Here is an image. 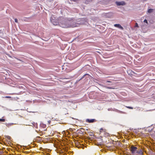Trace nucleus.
I'll return each mask as SVG.
<instances>
[{
	"mask_svg": "<svg viewBox=\"0 0 155 155\" xmlns=\"http://www.w3.org/2000/svg\"><path fill=\"white\" fill-rule=\"evenodd\" d=\"M55 18L54 16H52L50 19V20L54 25H56L58 24V20L57 19L55 20Z\"/></svg>",
	"mask_w": 155,
	"mask_h": 155,
	"instance_id": "nucleus-3",
	"label": "nucleus"
},
{
	"mask_svg": "<svg viewBox=\"0 0 155 155\" xmlns=\"http://www.w3.org/2000/svg\"><path fill=\"white\" fill-rule=\"evenodd\" d=\"M144 22L146 23L147 24H148V22L146 19H145L144 21Z\"/></svg>",
	"mask_w": 155,
	"mask_h": 155,
	"instance_id": "nucleus-10",
	"label": "nucleus"
},
{
	"mask_svg": "<svg viewBox=\"0 0 155 155\" xmlns=\"http://www.w3.org/2000/svg\"><path fill=\"white\" fill-rule=\"evenodd\" d=\"M95 120V119H87V120H86L89 123H92V122H93Z\"/></svg>",
	"mask_w": 155,
	"mask_h": 155,
	"instance_id": "nucleus-6",
	"label": "nucleus"
},
{
	"mask_svg": "<svg viewBox=\"0 0 155 155\" xmlns=\"http://www.w3.org/2000/svg\"><path fill=\"white\" fill-rule=\"evenodd\" d=\"M6 98H10L11 97H9V96H6L5 97Z\"/></svg>",
	"mask_w": 155,
	"mask_h": 155,
	"instance_id": "nucleus-13",
	"label": "nucleus"
},
{
	"mask_svg": "<svg viewBox=\"0 0 155 155\" xmlns=\"http://www.w3.org/2000/svg\"><path fill=\"white\" fill-rule=\"evenodd\" d=\"M107 82H111L110 81H107Z\"/></svg>",
	"mask_w": 155,
	"mask_h": 155,
	"instance_id": "nucleus-14",
	"label": "nucleus"
},
{
	"mask_svg": "<svg viewBox=\"0 0 155 155\" xmlns=\"http://www.w3.org/2000/svg\"><path fill=\"white\" fill-rule=\"evenodd\" d=\"M102 129H100V131L101 132V130H102Z\"/></svg>",
	"mask_w": 155,
	"mask_h": 155,
	"instance_id": "nucleus-16",
	"label": "nucleus"
},
{
	"mask_svg": "<svg viewBox=\"0 0 155 155\" xmlns=\"http://www.w3.org/2000/svg\"><path fill=\"white\" fill-rule=\"evenodd\" d=\"M153 9H149L148 10V12L149 13H150L153 12Z\"/></svg>",
	"mask_w": 155,
	"mask_h": 155,
	"instance_id": "nucleus-7",
	"label": "nucleus"
},
{
	"mask_svg": "<svg viewBox=\"0 0 155 155\" xmlns=\"http://www.w3.org/2000/svg\"><path fill=\"white\" fill-rule=\"evenodd\" d=\"M107 88H109V89H110V88H111V87H107Z\"/></svg>",
	"mask_w": 155,
	"mask_h": 155,
	"instance_id": "nucleus-15",
	"label": "nucleus"
},
{
	"mask_svg": "<svg viewBox=\"0 0 155 155\" xmlns=\"http://www.w3.org/2000/svg\"><path fill=\"white\" fill-rule=\"evenodd\" d=\"M127 108L130 109H133V108L132 107H127Z\"/></svg>",
	"mask_w": 155,
	"mask_h": 155,
	"instance_id": "nucleus-11",
	"label": "nucleus"
},
{
	"mask_svg": "<svg viewBox=\"0 0 155 155\" xmlns=\"http://www.w3.org/2000/svg\"><path fill=\"white\" fill-rule=\"evenodd\" d=\"M130 149L132 153L133 154H138L140 151L141 152V150H138L137 147L134 146H131Z\"/></svg>",
	"mask_w": 155,
	"mask_h": 155,
	"instance_id": "nucleus-2",
	"label": "nucleus"
},
{
	"mask_svg": "<svg viewBox=\"0 0 155 155\" xmlns=\"http://www.w3.org/2000/svg\"><path fill=\"white\" fill-rule=\"evenodd\" d=\"M15 22L18 23V20L16 18L15 19Z\"/></svg>",
	"mask_w": 155,
	"mask_h": 155,
	"instance_id": "nucleus-12",
	"label": "nucleus"
},
{
	"mask_svg": "<svg viewBox=\"0 0 155 155\" xmlns=\"http://www.w3.org/2000/svg\"><path fill=\"white\" fill-rule=\"evenodd\" d=\"M72 20L65 19L61 21L60 25L61 27L64 28L73 27L72 23Z\"/></svg>",
	"mask_w": 155,
	"mask_h": 155,
	"instance_id": "nucleus-1",
	"label": "nucleus"
},
{
	"mask_svg": "<svg viewBox=\"0 0 155 155\" xmlns=\"http://www.w3.org/2000/svg\"><path fill=\"white\" fill-rule=\"evenodd\" d=\"M5 120L3 119H0V121L1 122H4Z\"/></svg>",
	"mask_w": 155,
	"mask_h": 155,
	"instance_id": "nucleus-8",
	"label": "nucleus"
},
{
	"mask_svg": "<svg viewBox=\"0 0 155 155\" xmlns=\"http://www.w3.org/2000/svg\"><path fill=\"white\" fill-rule=\"evenodd\" d=\"M116 3L117 5L120 6V5H125V2H124L122 1L121 2H116Z\"/></svg>",
	"mask_w": 155,
	"mask_h": 155,
	"instance_id": "nucleus-4",
	"label": "nucleus"
},
{
	"mask_svg": "<svg viewBox=\"0 0 155 155\" xmlns=\"http://www.w3.org/2000/svg\"><path fill=\"white\" fill-rule=\"evenodd\" d=\"M135 27H139L137 23H136Z\"/></svg>",
	"mask_w": 155,
	"mask_h": 155,
	"instance_id": "nucleus-9",
	"label": "nucleus"
},
{
	"mask_svg": "<svg viewBox=\"0 0 155 155\" xmlns=\"http://www.w3.org/2000/svg\"><path fill=\"white\" fill-rule=\"evenodd\" d=\"M13 124V123H12V124Z\"/></svg>",
	"mask_w": 155,
	"mask_h": 155,
	"instance_id": "nucleus-17",
	"label": "nucleus"
},
{
	"mask_svg": "<svg viewBox=\"0 0 155 155\" xmlns=\"http://www.w3.org/2000/svg\"><path fill=\"white\" fill-rule=\"evenodd\" d=\"M114 26L115 27L121 29V30L123 29V27H122L119 24H115L114 25Z\"/></svg>",
	"mask_w": 155,
	"mask_h": 155,
	"instance_id": "nucleus-5",
	"label": "nucleus"
}]
</instances>
